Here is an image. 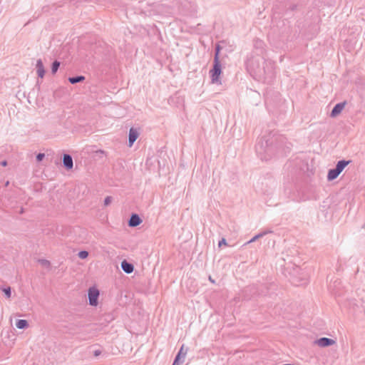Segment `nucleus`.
<instances>
[{"label":"nucleus","mask_w":365,"mask_h":365,"mask_svg":"<svg viewBox=\"0 0 365 365\" xmlns=\"http://www.w3.org/2000/svg\"><path fill=\"white\" fill-rule=\"evenodd\" d=\"M184 348H185V346L182 345L180 349L179 350V351L176 356H179V358H180V359H182L185 360V357L187 352V348H186L185 349Z\"/></svg>","instance_id":"nucleus-18"},{"label":"nucleus","mask_w":365,"mask_h":365,"mask_svg":"<svg viewBox=\"0 0 365 365\" xmlns=\"http://www.w3.org/2000/svg\"><path fill=\"white\" fill-rule=\"evenodd\" d=\"M346 103V101L336 103L332 108L331 113H330V116L331 118H334V117L337 116L339 114H340L341 112L344 108Z\"/></svg>","instance_id":"nucleus-5"},{"label":"nucleus","mask_w":365,"mask_h":365,"mask_svg":"<svg viewBox=\"0 0 365 365\" xmlns=\"http://www.w3.org/2000/svg\"><path fill=\"white\" fill-rule=\"evenodd\" d=\"M45 157V154L44 153H39L36 155V160L38 162H41L43 160V159Z\"/></svg>","instance_id":"nucleus-25"},{"label":"nucleus","mask_w":365,"mask_h":365,"mask_svg":"<svg viewBox=\"0 0 365 365\" xmlns=\"http://www.w3.org/2000/svg\"><path fill=\"white\" fill-rule=\"evenodd\" d=\"M222 73V66L220 61H213V66L210 71V76L212 83L221 85L220 75Z\"/></svg>","instance_id":"nucleus-3"},{"label":"nucleus","mask_w":365,"mask_h":365,"mask_svg":"<svg viewBox=\"0 0 365 365\" xmlns=\"http://www.w3.org/2000/svg\"><path fill=\"white\" fill-rule=\"evenodd\" d=\"M112 201V197L107 196L104 200V205L108 206L111 203Z\"/></svg>","instance_id":"nucleus-26"},{"label":"nucleus","mask_w":365,"mask_h":365,"mask_svg":"<svg viewBox=\"0 0 365 365\" xmlns=\"http://www.w3.org/2000/svg\"><path fill=\"white\" fill-rule=\"evenodd\" d=\"M60 65H61V63L57 61V60H55L52 64H51V73L52 74H55L57 71L58 70L59 67H60Z\"/></svg>","instance_id":"nucleus-19"},{"label":"nucleus","mask_w":365,"mask_h":365,"mask_svg":"<svg viewBox=\"0 0 365 365\" xmlns=\"http://www.w3.org/2000/svg\"><path fill=\"white\" fill-rule=\"evenodd\" d=\"M78 256L81 259H86L88 256V252L86 250H81L78 252Z\"/></svg>","instance_id":"nucleus-22"},{"label":"nucleus","mask_w":365,"mask_h":365,"mask_svg":"<svg viewBox=\"0 0 365 365\" xmlns=\"http://www.w3.org/2000/svg\"><path fill=\"white\" fill-rule=\"evenodd\" d=\"M269 233H272V230H267L265 231H263V232H259V234L256 235L255 236H254L250 240H249L246 244H249V243H251V242H255L257 240H258L259 238H261L262 237H264V235H266L267 234H269Z\"/></svg>","instance_id":"nucleus-15"},{"label":"nucleus","mask_w":365,"mask_h":365,"mask_svg":"<svg viewBox=\"0 0 365 365\" xmlns=\"http://www.w3.org/2000/svg\"><path fill=\"white\" fill-rule=\"evenodd\" d=\"M142 223V220L138 214H131L128 220V226L130 227H135Z\"/></svg>","instance_id":"nucleus-6"},{"label":"nucleus","mask_w":365,"mask_h":365,"mask_svg":"<svg viewBox=\"0 0 365 365\" xmlns=\"http://www.w3.org/2000/svg\"><path fill=\"white\" fill-rule=\"evenodd\" d=\"M2 291L4 292L7 298H10L11 295V289L10 287L3 288Z\"/></svg>","instance_id":"nucleus-23"},{"label":"nucleus","mask_w":365,"mask_h":365,"mask_svg":"<svg viewBox=\"0 0 365 365\" xmlns=\"http://www.w3.org/2000/svg\"><path fill=\"white\" fill-rule=\"evenodd\" d=\"M0 165L5 167L7 165V161L6 160H3L0 163Z\"/></svg>","instance_id":"nucleus-29"},{"label":"nucleus","mask_w":365,"mask_h":365,"mask_svg":"<svg viewBox=\"0 0 365 365\" xmlns=\"http://www.w3.org/2000/svg\"><path fill=\"white\" fill-rule=\"evenodd\" d=\"M183 362L184 359H180V358H179V356H175L174 361L172 365H180Z\"/></svg>","instance_id":"nucleus-24"},{"label":"nucleus","mask_w":365,"mask_h":365,"mask_svg":"<svg viewBox=\"0 0 365 365\" xmlns=\"http://www.w3.org/2000/svg\"><path fill=\"white\" fill-rule=\"evenodd\" d=\"M63 165L66 170H71L73 168V158L69 154H64L63 156Z\"/></svg>","instance_id":"nucleus-10"},{"label":"nucleus","mask_w":365,"mask_h":365,"mask_svg":"<svg viewBox=\"0 0 365 365\" xmlns=\"http://www.w3.org/2000/svg\"><path fill=\"white\" fill-rule=\"evenodd\" d=\"M350 163L351 160H341L337 162L335 168L337 169L339 172L341 173L343 171V170L346 168V166L348 165Z\"/></svg>","instance_id":"nucleus-14"},{"label":"nucleus","mask_w":365,"mask_h":365,"mask_svg":"<svg viewBox=\"0 0 365 365\" xmlns=\"http://www.w3.org/2000/svg\"><path fill=\"white\" fill-rule=\"evenodd\" d=\"M101 354V351L100 349H97V350H95V351H93V355H94L95 356H100Z\"/></svg>","instance_id":"nucleus-28"},{"label":"nucleus","mask_w":365,"mask_h":365,"mask_svg":"<svg viewBox=\"0 0 365 365\" xmlns=\"http://www.w3.org/2000/svg\"><path fill=\"white\" fill-rule=\"evenodd\" d=\"M121 269L127 274H130L134 270V266L132 263L128 262L125 259H124L121 262Z\"/></svg>","instance_id":"nucleus-12"},{"label":"nucleus","mask_w":365,"mask_h":365,"mask_svg":"<svg viewBox=\"0 0 365 365\" xmlns=\"http://www.w3.org/2000/svg\"><path fill=\"white\" fill-rule=\"evenodd\" d=\"M209 280L212 282V283H215V281L212 279L211 277H209Z\"/></svg>","instance_id":"nucleus-30"},{"label":"nucleus","mask_w":365,"mask_h":365,"mask_svg":"<svg viewBox=\"0 0 365 365\" xmlns=\"http://www.w3.org/2000/svg\"><path fill=\"white\" fill-rule=\"evenodd\" d=\"M36 67V71H37L38 76L39 78H43L44 77L46 71H45L43 63V61L41 59L37 60Z\"/></svg>","instance_id":"nucleus-11"},{"label":"nucleus","mask_w":365,"mask_h":365,"mask_svg":"<svg viewBox=\"0 0 365 365\" xmlns=\"http://www.w3.org/2000/svg\"><path fill=\"white\" fill-rule=\"evenodd\" d=\"M254 48L257 51L256 54H260L263 56L264 51V43L263 41L259 38L254 40Z\"/></svg>","instance_id":"nucleus-9"},{"label":"nucleus","mask_w":365,"mask_h":365,"mask_svg":"<svg viewBox=\"0 0 365 365\" xmlns=\"http://www.w3.org/2000/svg\"><path fill=\"white\" fill-rule=\"evenodd\" d=\"M16 326L19 329H25L29 327V322L26 319H18Z\"/></svg>","instance_id":"nucleus-17"},{"label":"nucleus","mask_w":365,"mask_h":365,"mask_svg":"<svg viewBox=\"0 0 365 365\" xmlns=\"http://www.w3.org/2000/svg\"><path fill=\"white\" fill-rule=\"evenodd\" d=\"M222 48L219 44H216L215 47V56H214V61H220V53Z\"/></svg>","instance_id":"nucleus-20"},{"label":"nucleus","mask_w":365,"mask_h":365,"mask_svg":"<svg viewBox=\"0 0 365 365\" xmlns=\"http://www.w3.org/2000/svg\"><path fill=\"white\" fill-rule=\"evenodd\" d=\"M339 174H340V173L335 168L333 169H330L328 172L327 180L329 181L334 180L339 175Z\"/></svg>","instance_id":"nucleus-13"},{"label":"nucleus","mask_w":365,"mask_h":365,"mask_svg":"<svg viewBox=\"0 0 365 365\" xmlns=\"http://www.w3.org/2000/svg\"><path fill=\"white\" fill-rule=\"evenodd\" d=\"M86 79L84 76H71L68 78V81L71 84H76L78 83L83 82Z\"/></svg>","instance_id":"nucleus-16"},{"label":"nucleus","mask_w":365,"mask_h":365,"mask_svg":"<svg viewBox=\"0 0 365 365\" xmlns=\"http://www.w3.org/2000/svg\"><path fill=\"white\" fill-rule=\"evenodd\" d=\"M38 262L43 266V267H45L46 268H49L50 266H51V263L47 259H40L38 260Z\"/></svg>","instance_id":"nucleus-21"},{"label":"nucleus","mask_w":365,"mask_h":365,"mask_svg":"<svg viewBox=\"0 0 365 365\" xmlns=\"http://www.w3.org/2000/svg\"><path fill=\"white\" fill-rule=\"evenodd\" d=\"M89 304L91 306H96L98 302L99 291L95 287H91L88 293Z\"/></svg>","instance_id":"nucleus-4"},{"label":"nucleus","mask_w":365,"mask_h":365,"mask_svg":"<svg viewBox=\"0 0 365 365\" xmlns=\"http://www.w3.org/2000/svg\"><path fill=\"white\" fill-rule=\"evenodd\" d=\"M223 245H227V241L225 238H222L221 240L219 241L218 247H220Z\"/></svg>","instance_id":"nucleus-27"},{"label":"nucleus","mask_w":365,"mask_h":365,"mask_svg":"<svg viewBox=\"0 0 365 365\" xmlns=\"http://www.w3.org/2000/svg\"><path fill=\"white\" fill-rule=\"evenodd\" d=\"M286 140V138L280 135L263 136L255 145L256 153L265 161L274 155H284L290 150Z\"/></svg>","instance_id":"nucleus-1"},{"label":"nucleus","mask_w":365,"mask_h":365,"mask_svg":"<svg viewBox=\"0 0 365 365\" xmlns=\"http://www.w3.org/2000/svg\"><path fill=\"white\" fill-rule=\"evenodd\" d=\"M138 135H139V133L137 130V129H135L134 128H131L129 130V134H128V146L129 147H131L133 145L135 141L138 138Z\"/></svg>","instance_id":"nucleus-7"},{"label":"nucleus","mask_w":365,"mask_h":365,"mask_svg":"<svg viewBox=\"0 0 365 365\" xmlns=\"http://www.w3.org/2000/svg\"><path fill=\"white\" fill-rule=\"evenodd\" d=\"M247 71L255 78H272L274 74V63L270 60H265L260 54L252 55L246 62Z\"/></svg>","instance_id":"nucleus-2"},{"label":"nucleus","mask_w":365,"mask_h":365,"mask_svg":"<svg viewBox=\"0 0 365 365\" xmlns=\"http://www.w3.org/2000/svg\"><path fill=\"white\" fill-rule=\"evenodd\" d=\"M315 342L321 347H327L335 344L334 340L327 337H322L317 339Z\"/></svg>","instance_id":"nucleus-8"}]
</instances>
